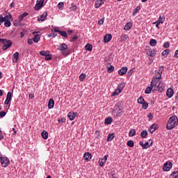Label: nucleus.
<instances>
[{"mask_svg":"<svg viewBox=\"0 0 178 178\" xmlns=\"http://www.w3.org/2000/svg\"><path fill=\"white\" fill-rule=\"evenodd\" d=\"M58 9H63V6H65V3H63V2H60V3H58Z\"/></svg>","mask_w":178,"mask_h":178,"instance_id":"obj_49","label":"nucleus"},{"mask_svg":"<svg viewBox=\"0 0 178 178\" xmlns=\"http://www.w3.org/2000/svg\"><path fill=\"white\" fill-rule=\"evenodd\" d=\"M77 38H79V36H77V35H75L71 40L70 42H74L76 41V40H77Z\"/></svg>","mask_w":178,"mask_h":178,"instance_id":"obj_58","label":"nucleus"},{"mask_svg":"<svg viewBox=\"0 0 178 178\" xmlns=\"http://www.w3.org/2000/svg\"><path fill=\"white\" fill-rule=\"evenodd\" d=\"M154 90H158L160 92H162V91L165 90V84L161 82V79H159L158 84L156 88H154Z\"/></svg>","mask_w":178,"mask_h":178,"instance_id":"obj_10","label":"nucleus"},{"mask_svg":"<svg viewBox=\"0 0 178 178\" xmlns=\"http://www.w3.org/2000/svg\"><path fill=\"white\" fill-rule=\"evenodd\" d=\"M115 70V67L113 65H110L108 69L107 72L108 73H113V72Z\"/></svg>","mask_w":178,"mask_h":178,"instance_id":"obj_43","label":"nucleus"},{"mask_svg":"<svg viewBox=\"0 0 178 178\" xmlns=\"http://www.w3.org/2000/svg\"><path fill=\"white\" fill-rule=\"evenodd\" d=\"M85 47H86V51H92V45L90 44H87L85 46Z\"/></svg>","mask_w":178,"mask_h":178,"instance_id":"obj_44","label":"nucleus"},{"mask_svg":"<svg viewBox=\"0 0 178 178\" xmlns=\"http://www.w3.org/2000/svg\"><path fill=\"white\" fill-rule=\"evenodd\" d=\"M173 163L170 161H167L165 163H164L163 167V170L164 172H169L171 168H172Z\"/></svg>","mask_w":178,"mask_h":178,"instance_id":"obj_8","label":"nucleus"},{"mask_svg":"<svg viewBox=\"0 0 178 178\" xmlns=\"http://www.w3.org/2000/svg\"><path fill=\"white\" fill-rule=\"evenodd\" d=\"M47 16H48V13L44 12L42 15H40V18H38V22H45V19H47Z\"/></svg>","mask_w":178,"mask_h":178,"instance_id":"obj_19","label":"nucleus"},{"mask_svg":"<svg viewBox=\"0 0 178 178\" xmlns=\"http://www.w3.org/2000/svg\"><path fill=\"white\" fill-rule=\"evenodd\" d=\"M83 157L85 159V161H87V162H90V161H91V159L92 158V156L90 152H86L83 155Z\"/></svg>","mask_w":178,"mask_h":178,"instance_id":"obj_20","label":"nucleus"},{"mask_svg":"<svg viewBox=\"0 0 178 178\" xmlns=\"http://www.w3.org/2000/svg\"><path fill=\"white\" fill-rule=\"evenodd\" d=\"M5 116H6V112L1 111L0 112V118H5Z\"/></svg>","mask_w":178,"mask_h":178,"instance_id":"obj_59","label":"nucleus"},{"mask_svg":"<svg viewBox=\"0 0 178 178\" xmlns=\"http://www.w3.org/2000/svg\"><path fill=\"white\" fill-rule=\"evenodd\" d=\"M173 94H175V91L172 88H168L167 90L166 95L168 98H172L173 97Z\"/></svg>","mask_w":178,"mask_h":178,"instance_id":"obj_23","label":"nucleus"},{"mask_svg":"<svg viewBox=\"0 0 178 178\" xmlns=\"http://www.w3.org/2000/svg\"><path fill=\"white\" fill-rule=\"evenodd\" d=\"M169 54H170V50H169V49H165V50H164V51L162 52L161 55H162L163 56H168L169 55Z\"/></svg>","mask_w":178,"mask_h":178,"instance_id":"obj_41","label":"nucleus"},{"mask_svg":"<svg viewBox=\"0 0 178 178\" xmlns=\"http://www.w3.org/2000/svg\"><path fill=\"white\" fill-rule=\"evenodd\" d=\"M170 47V43L169 42H166L163 44V48H169Z\"/></svg>","mask_w":178,"mask_h":178,"instance_id":"obj_61","label":"nucleus"},{"mask_svg":"<svg viewBox=\"0 0 178 178\" xmlns=\"http://www.w3.org/2000/svg\"><path fill=\"white\" fill-rule=\"evenodd\" d=\"M70 10L72 12H76V10H77V6H76L73 3L71 4Z\"/></svg>","mask_w":178,"mask_h":178,"instance_id":"obj_45","label":"nucleus"},{"mask_svg":"<svg viewBox=\"0 0 178 178\" xmlns=\"http://www.w3.org/2000/svg\"><path fill=\"white\" fill-rule=\"evenodd\" d=\"M129 137H134L136 136V129H131L129 132Z\"/></svg>","mask_w":178,"mask_h":178,"instance_id":"obj_37","label":"nucleus"},{"mask_svg":"<svg viewBox=\"0 0 178 178\" xmlns=\"http://www.w3.org/2000/svg\"><path fill=\"white\" fill-rule=\"evenodd\" d=\"M131 27H133V23L129 22L125 24L124 30H125V31H129V30H131Z\"/></svg>","mask_w":178,"mask_h":178,"instance_id":"obj_22","label":"nucleus"},{"mask_svg":"<svg viewBox=\"0 0 178 178\" xmlns=\"http://www.w3.org/2000/svg\"><path fill=\"white\" fill-rule=\"evenodd\" d=\"M141 10V7L140 6H137L135 9L133 10V16H135L136 13H138Z\"/></svg>","mask_w":178,"mask_h":178,"instance_id":"obj_35","label":"nucleus"},{"mask_svg":"<svg viewBox=\"0 0 178 178\" xmlns=\"http://www.w3.org/2000/svg\"><path fill=\"white\" fill-rule=\"evenodd\" d=\"M113 122V119H112L111 117H107L105 118L104 124H111Z\"/></svg>","mask_w":178,"mask_h":178,"instance_id":"obj_28","label":"nucleus"},{"mask_svg":"<svg viewBox=\"0 0 178 178\" xmlns=\"http://www.w3.org/2000/svg\"><path fill=\"white\" fill-rule=\"evenodd\" d=\"M134 72V70L133 69L130 70L127 72V76L128 77H130V76H131V74H133V72Z\"/></svg>","mask_w":178,"mask_h":178,"instance_id":"obj_57","label":"nucleus"},{"mask_svg":"<svg viewBox=\"0 0 178 178\" xmlns=\"http://www.w3.org/2000/svg\"><path fill=\"white\" fill-rule=\"evenodd\" d=\"M112 40V35L111 34H106L104 38V42L107 44V42H109Z\"/></svg>","mask_w":178,"mask_h":178,"instance_id":"obj_21","label":"nucleus"},{"mask_svg":"<svg viewBox=\"0 0 178 178\" xmlns=\"http://www.w3.org/2000/svg\"><path fill=\"white\" fill-rule=\"evenodd\" d=\"M33 41H34L33 39H28L29 45H33Z\"/></svg>","mask_w":178,"mask_h":178,"instance_id":"obj_62","label":"nucleus"},{"mask_svg":"<svg viewBox=\"0 0 178 178\" xmlns=\"http://www.w3.org/2000/svg\"><path fill=\"white\" fill-rule=\"evenodd\" d=\"M170 177L178 178V171H174L170 175Z\"/></svg>","mask_w":178,"mask_h":178,"instance_id":"obj_38","label":"nucleus"},{"mask_svg":"<svg viewBox=\"0 0 178 178\" xmlns=\"http://www.w3.org/2000/svg\"><path fill=\"white\" fill-rule=\"evenodd\" d=\"M104 22H105V17H103V18H102L101 19H99V20L98 21V24H99V26H102V24H104Z\"/></svg>","mask_w":178,"mask_h":178,"instance_id":"obj_51","label":"nucleus"},{"mask_svg":"<svg viewBox=\"0 0 178 178\" xmlns=\"http://www.w3.org/2000/svg\"><path fill=\"white\" fill-rule=\"evenodd\" d=\"M149 143H151V139L148 140L145 143V144H143V149H148V148H149Z\"/></svg>","mask_w":178,"mask_h":178,"instance_id":"obj_34","label":"nucleus"},{"mask_svg":"<svg viewBox=\"0 0 178 178\" xmlns=\"http://www.w3.org/2000/svg\"><path fill=\"white\" fill-rule=\"evenodd\" d=\"M13 96V95H12V92H8L6 99L4 102L5 105H9V102H10L12 101Z\"/></svg>","mask_w":178,"mask_h":178,"instance_id":"obj_15","label":"nucleus"},{"mask_svg":"<svg viewBox=\"0 0 178 178\" xmlns=\"http://www.w3.org/2000/svg\"><path fill=\"white\" fill-rule=\"evenodd\" d=\"M114 110L117 113H120L122 111H123V105L120 103H118L115 106H114Z\"/></svg>","mask_w":178,"mask_h":178,"instance_id":"obj_14","label":"nucleus"},{"mask_svg":"<svg viewBox=\"0 0 178 178\" xmlns=\"http://www.w3.org/2000/svg\"><path fill=\"white\" fill-rule=\"evenodd\" d=\"M108 156H109V155L106 154L103 159L99 160V164L101 168H102V166H104L105 163H106V161H108Z\"/></svg>","mask_w":178,"mask_h":178,"instance_id":"obj_13","label":"nucleus"},{"mask_svg":"<svg viewBox=\"0 0 178 178\" xmlns=\"http://www.w3.org/2000/svg\"><path fill=\"white\" fill-rule=\"evenodd\" d=\"M26 16H29V13H24L23 14H21L19 17H18V22L19 23H21V22H23V19H24V17H26Z\"/></svg>","mask_w":178,"mask_h":178,"instance_id":"obj_25","label":"nucleus"},{"mask_svg":"<svg viewBox=\"0 0 178 178\" xmlns=\"http://www.w3.org/2000/svg\"><path fill=\"white\" fill-rule=\"evenodd\" d=\"M126 86V83L124 82H121L118 87L113 92L112 97H116V95H119L122 91H123V88H124V86Z\"/></svg>","mask_w":178,"mask_h":178,"instance_id":"obj_5","label":"nucleus"},{"mask_svg":"<svg viewBox=\"0 0 178 178\" xmlns=\"http://www.w3.org/2000/svg\"><path fill=\"white\" fill-rule=\"evenodd\" d=\"M127 145H128V147H134V142L133 140H129L127 142Z\"/></svg>","mask_w":178,"mask_h":178,"instance_id":"obj_48","label":"nucleus"},{"mask_svg":"<svg viewBox=\"0 0 178 178\" xmlns=\"http://www.w3.org/2000/svg\"><path fill=\"white\" fill-rule=\"evenodd\" d=\"M86 74H81L79 76V80H80V81H84V79H86Z\"/></svg>","mask_w":178,"mask_h":178,"instance_id":"obj_47","label":"nucleus"},{"mask_svg":"<svg viewBox=\"0 0 178 178\" xmlns=\"http://www.w3.org/2000/svg\"><path fill=\"white\" fill-rule=\"evenodd\" d=\"M9 42H12V40H6V39H3V38H0V42H2V44L3 45H8L9 44Z\"/></svg>","mask_w":178,"mask_h":178,"instance_id":"obj_31","label":"nucleus"},{"mask_svg":"<svg viewBox=\"0 0 178 178\" xmlns=\"http://www.w3.org/2000/svg\"><path fill=\"white\" fill-rule=\"evenodd\" d=\"M143 109H147L148 108V102H145L142 104Z\"/></svg>","mask_w":178,"mask_h":178,"instance_id":"obj_50","label":"nucleus"},{"mask_svg":"<svg viewBox=\"0 0 178 178\" xmlns=\"http://www.w3.org/2000/svg\"><path fill=\"white\" fill-rule=\"evenodd\" d=\"M153 24H156V27L157 29H159V24H161L156 21L155 22L153 23Z\"/></svg>","mask_w":178,"mask_h":178,"instance_id":"obj_63","label":"nucleus"},{"mask_svg":"<svg viewBox=\"0 0 178 178\" xmlns=\"http://www.w3.org/2000/svg\"><path fill=\"white\" fill-rule=\"evenodd\" d=\"M40 55H41V56H47L48 55H49V51H40Z\"/></svg>","mask_w":178,"mask_h":178,"instance_id":"obj_39","label":"nucleus"},{"mask_svg":"<svg viewBox=\"0 0 178 178\" xmlns=\"http://www.w3.org/2000/svg\"><path fill=\"white\" fill-rule=\"evenodd\" d=\"M95 134L96 136V138H98L99 137V131H96Z\"/></svg>","mask_w":178,"mask_h":178,"instance_id":"obj_64","label":"nucleus"},{"mask_svg":"<svg viewBox=\"0 0 178 178\" xmlns=\"http://www.w3.org/2000/svg\"><path fill=\"white\" fill-rule=\"evenodd\" d=\"M165 16L164 15H160L159 19H157V22L160 23V24H163L164 22H165Z\"/></svg>","mask_w":178,"mask_h":178,"instance_id":"obj_30","label":"nucleus"},{"mask_svg":"<svg viewBox=\"0 0 178 178\" xmlns=\"http://www.w3.org/2000/svg\"><path fill=\"white\" fill-rule=\"evenodd\" d=\"M13 44V42H8V44H3V46L2 47L3 51H6V49H8V48H10V47H12Z\"/></svg>","mask_w":178,"mask_h":178,"instance_id":"obj_29","label":"nucleus"},{"mask_svg":"<svg viewBox=\"0 0 178 178\" xmlns=\"http://www.w3.org/2000/svg\"><path fill=\"white\" fill-rule=\"evenodd\" d=\"M77 116H79V113L76 112H70L67 114V118L70 119V120L72 121L76 119V118H77Z\"/></svg>","mask_w":178,"mask_h":178,"instance_id":"obj_12","label":"nucleus"},{"mask_svg":"<svg viewBox=\"0 0 178 178\" xmlns=\"http://www.w3.org/2000/svg\"><path fill=\"white\" fill-rule=\"evenodd\" d=\"M147 118H149V121L151 122L154 119V115L150 113L147 115Z\"/></svg>","mask_w":178,"mask_h":178,"instance_id":"obj_55","label":"nucleus"},{"mask_svg":"<svg viewBox=\"0 0 178 178\" xmlns=\"http://www.w3.org/2000/svg\"><path fill=\"white\" fill-rule=\"evenodd\" d=\"M19 60V52H15L13 55V63H16Z\"/></svg>","mask_w":178,"mask_h":178,"instance_id":"obj_26","label":"nucleus"},{"mask_svg":"<svg viewBox=\"0 0 178 178\" xmlns=\"http://www.w3.org/2000/svg\"><path fill=\"white\" fill-rule=\"evenodd\" d=\"M163 70H165L163 66H160L158 70L159 76L153 77V79H154L156 81H157L159 82V79H162V73L163 72Z\"/></svg>","mask_w":178,"mask_h":178,"instance_id":"obj_7","label":"nucleus"},{"mask_svg":"<svg viewBox=\"0 0 178 178\" xmlns=\"http://www.w3.org/2000/svg\"><path fill=\"white\" fill-rule=\"evenodd\" d=\"M13 25L15 26V27H17L18 26H20V22H19L17 21H14Z\"/></svg>","mask_w":178,"mask_h":178,"instance_id":"obj_60","label":"nucleus"},{"mask_svg":"<svg viewBox=\"0 0 178 178\" xmlns=\"http://www.w3.org/2000/svg\"><path fill=\"white\" fill-rule=\"evenodd\" d=\"M42 137L44 138V140H47L48 138V132L47 131H43L42 132Z\"/></svg>","mask_w":178,"mask_h":178,"instance_id":"obj_36","label":"nucleus"},{"mask_svg":"<svg viewBox=\"0 0 178 178\" xmlns=\"http://www.w3.org/2000/svg\"><path fill=\"white\" fill-rule=\"evenodd\" d=\"M127 38H129V35L123 33L120 38V42H126V41H127Z\"/></svg>","mask_w":178,"mask_h":178,"instance_id":"obj_24","label":"nucleus"},{"mask_svg":"<svg viewBox=\"0 0 178 178\" xmlns=\"http://www.w3.org/2000/svg\"><path fill=\"white\" fill-rule=\"evenodd\" d=\"M55 105V102H54V99H49L48 102V108L52 109Z\"/></svg>","mask_w":178,"mask_h":178,"instance_id":"obj_27","label":"nucleus"},{"mask_svg":"<svg viewBox=\"0 0 178 178\" xmlns=\"http://www.w3.org/2000/svg\"><path fill=\"white\" fill-rule=\"evenodd\" d=\"M149 52V56H151L152 58H154V56H155L156 51H155V49H149L148 50Z\"/></svg>","mask_w":178,"mask_h":178,"instance_id":"obj_32","label":"nucleus"},{"mask_svg":"<svg viewBox=\"0 0 178 178\" xmlns=\"http://www.w3.org/2000/svg\"><path fill=\"white\" fill-rule=\"evenodd\" d=\"M58 51H60L62 55L64 56H67L70 55V50L67 49V44L66 43H63L58 46L57 48Z\"/></svg>","mask_w":178,"mask_h":178,"instance_id":"obj_2","label":"nucleus"},{"mask_svg":"<svg viewBox=\"0 0 178 178\" xmlns=\"http://www.w3.org/2000/svg\"><path fill=\"white\" fill-rule=\"evenodd\" d=\"M58 123H65L66 122V118H62L58 120Z\"/></svg>","mask_w":178,"mask_h":178,"instance_id":"obj_54","label":"nucleus"},{"mask_svg":"<svg viewBox=\"0 0 178 178\" xmlns=\"http://www.w3.org/2000/svg\"><path fill=\"white\" fill-rule=\"evenodd\" d=\"M157 129H158V124H153L150 126L149 129V131L151 134H153L154 133H155V131H156Z\"/></svg>","mask_w":178,"mask_h":178,"instance_id":"obj_17","label":"nucleus"},{"mask_svg":"<svg viewBox=\"0 0 178 178\" xmlns=\"http://www.w3.org/2000/svg\"><path fill=\"white\" fill-rule=\"evenodd\" d=\"M127 67H122L119 71H118V74H120V76H124V74H126V73H127Z\"/></svg>","mask_w":178,"mask_h":178,"instance_id":"obj_18","label":"nucleus"},{"mask_svg":"<svg viewBox=\"0 0 178 178\" xmlns=\"http://www.w3.org/2000/svg\"><path fill=\"white\" fill-rule=\"evenodd\" d=\"M145 102V100L144 99V97H143V96H140L138 99V104H140V105H142V104H144Z\"/></svg>","mask_w":178,"mask_h":178,"instance_id":"obj_42","label":"nucleus"},{"mask_svg":"<svg viewBox=\"0 0 178 178\" xmlns=\"http://www.w3.org/2000/svg\"><path fill=\"white\" fill-rule=\"evenodd\" d=\"M33 35H34L33 38L34 42L37 43L40 41V40H41V37H40V35H38V32H33Z\"/></svg>","mask_w":178,"mask_h":178,"instance_id":"obj_16","label":"nucleus"},{"mask_svg":"<svg viewBox=\"0 0 178 178\" xmlns=\"http://www.w3.org/2000/svg\"><path fill=\"white\" fill-rule=\"evenodd\" d=\"M58 29H59V27H54V32L58 33L62 37H64V38H67V33L65 31H59Z\"/></svg>","mask_w":178,"mask_h":178,"instance_id":"obj_11","label":"nucleus"},{"mask_svg":"<svg viewBox=\"0 0 178 178\" xmlns=\"http://www.w3.org/2000/svg\"><path fill=\"white\" fill-rule=\"evenodd\" d=\"M147 136H148V132L145 130H143L140 133V136L142 137V138H145V137H147Z\"/></svg>","mask_w":178,"mask_h":178,"instance_id":"obj_40","label":"nucleus"},{"mask_svg":"<svg viewBox=\"0 0 178 178\" xmlns=\"http://www.w3.org/2000/svg\"><path fill=\"white\" fill-rule=\"evenodd\" d=\"M0 162L3 168H8V166L10 165V161L9 160V158L6 157V156H3L1 152H0Z\"/></svg>","mask_w":178,"mask_h":178,"instance_id":"obj_3","label":"nucleus"},{"mask_svg":"<svg viewBox=\"0 0 178 178\" xmlns=\"http://www.w3.org/2000/svg\"><path fill=\"white\" fill-rule=\"evenodd\" d=\"M178 125V118L176 115L171 116L167 123L166 129L173 130Z\"/></svg>","mask_w":178,"mask_h":178,"instance_id":"obj_1","label":"nucleus"},{"mask_svg":"<svg viewBox=\"0 0 178 178\" xmlns=\"http://www.w3.org/2000/svg\"><path fill=\"white\" fill-rule=\"evenodd\" d=\"M149 44L151 45V47H155V45H156V40L151 39Z\"/></svg>","mask_w":178,"mask_h":178,"instance_id":"obj_46","label":"nucleus"},{"mask_svg":"<svg viewBox=\"0 0 178 178\" xmlns=\"http://www.w3.org/2000/svg\"><path fill=\"white\" fill-rule=\"evenodd\" d=\"M44 1L45 0H37L36 4L35 6V10H40V9L44 6Z\"/></svg>","mask_w":178,"mask_h":178,"instance_id":"obj_9","label":"nucleus"},{"mask_svg":"<svg viewBox=\"0 0 178 178\" xmlns=\"http://www.w3.org/2000/svg\"><path fill=\"white\" fill-rule=\"evenodd\" d=\"M115 138V134H109L108 135L106 141L109 142V141H112V140H113Z\"/></svg>","mask_w":178,"mask_h":178,"instance_id":"obj_33","label":"nucleus"},{"mask_svg":"<svg viewBox=\"0 0 178 178\" xmlns=\"http://www.w3.org/2000/svg\"><path fill=\"white\" fill-rule=\"evenodd\" d=\"M45 60H51L52 59V55L49 54L47 56H45Z\"/></svg>","mask_w":178,"mask_h":178,"instance_id":"obj_53","label":"nucleus"},{"mask_svg":"<svg viewBox=\"0 0 178 178\" xmlns=\"http://www.w3.org/2000/svg\"><path fill=\"white\" fill-rule=\"evenodd\" d=\"M3 22H5V18H3V15H0V26L2 24V23H3Z\"/></svg>","mask_w":178,"mask_h":178,"instance_id":"obj_56","label":"nucleus"},{"mask_svg":"<svg viewBox=\"0 0 178 178\" xmlns=\"http://www.w3.org/2000/svg\"><path fill=\"white\" fill-rule=\"evenodd\" d=\"M4 20V26L5 27H10L12 23H10V19H12V15H6L4 17H3Z\"/></svg>","mask_w":178,"mask_h":178,"instance_id":"obj_6","label":"nucleus"},{"mask_svg":"<svg viewBox=\"0 0 178 178\" xmlns=\"http://www.w3.org/2000/svg\"><path fill=\"white\" fill-rule=\"evenodd\" d=\"M57 36H58V34H56V33H55L49 34V35H47V37H49V38H51V37H52V38H55V37H57Z\"/></svg>","mask_w":178,"mask_h":178,"instance_id":"obj_52","label":"nucleus"},{"mask_svg":"<svg viewBox=\"0 0 178 178\" xmlns=\"http://www.w3.org/2000/svg\"><path fill=\"white\" fill-rule=\"evenodd\" d=\"M158 81H156L155 79H154V78L152 79L151 83H150V86H147L145 90V94H151V92H152V89L153 88H156V86L158 84Z\"/></svg>","mask_w":178,"mask_h":178,"instance_id":"obj_4","label":"nucleus"}]
</instances>
